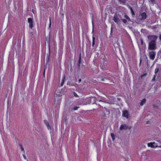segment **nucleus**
I'll return each instance as SVG.
<instances>
[{"instance_id": "obj_1", "label": "nucleus", "mask_w": 161, "mask_h": 161, "mask_svg": "<svg viewBox=\"0 0 161 161\" xmlns=\"http://www.w3.org/2000/svg\"><path fill=\"white\" fill-rule=\"evenodd\" d=\"M157 48L156 42H149L148 43V49L149 50H155Z\"/></svg>"}, {"instance_id": "obj_2", "label": "nucleus", "mask_w": 161, "mask_h": 161, "mask_svg": "<svg viewBox=\"0 0 161 161\" xmlns=\"http://www.w3.org/2000/svg\"><path fill=\"white\" fill-rule=\"evenodd\" d=\"M148 39L150 41L149 42H156V41L158 36L156 35H148L147 36Z\"/></svg>"}, {"instance_id": "obj_3", "label": "nucleus", "mask_w": 161, "mask_h": 161, "mask_svg": "<svg viewBox=\"0 0 161 161\" xmlns=\"http://www.w3.org/2000/svg\"><path fill=\"white\" fill-rule=\"evenodd\" d=\"M122 112V116L123 117L126 118L127 119H129L130 118V116L128 110H123Z\"/></svg>"}, {"instance_id": "obj_4", "label": "nucleus", "mask_w": 161, "mask_h": 161, "mask_svg": "<svg viewBox=\"0 0 161 161\" xmlns=\"http://www.w3.org/2000/svg\"><path fill=\"white\" fill-rule=\"evenodd\" d=\"M120 15L119 14H117L115 13L113 17V19L116 23H118L120 21V19L119 18V15Z\"/></svg>"}, {"instance_id": "obj_5", "label": "nucleus", "mask_w": 161, "mask_h": 161, "mask_svg": "<svg viewBox=\"0 0 161 161\" xmlns=\"http://www.w3.org/2000/svg\"><path fill=\"white\" fill-rule=\"evenodd\" d=\"M149 54L150 59L153 60L156 55V52L153 51H150L149 52Z\"/></svg>"}, {"instance_id": "obj_6", "label": "nucleus", "mask_w": 161, "mask_h": 161, "mask_svg": "<svg viewBox=\"0 0 161 161\" xmlns=\"http://www.w3.org/2000/svg\"><path fill=\"white\" fill-rule=\"evenodd\" d=\"M28 22L29 23V27L31 29H32L33 27V19L31 18H29L28 19Z\"/></svg>"}, {"instance_id": "obj_7", "label": "nucleus", "mask_w": 161, "mask_h": 161, "mask_svg": "<svg viewBox=\"0 0 161 161\" xmlns=\"http://www.w3.org/2000/svg\"><path fill=\"white\" fill-rule=\"evenodd\" d=\"M50 38L49 39V41H48V44H49V54H47V58L46 59V64H47L49 62V56L50 55Z\"/></svg>"}, {"instance_id": "obj_8", "label": "nucleus", "mask_w": 161, "mask_h": 161, "mask_svg": "<svg viewBox=\"0 0 161 161\" xmlns=\"http://www.w3.org/2000/svg\"><path fill=\"white\" fill-rule=\"evenodd\" d=\"M147 146L148 147H151L152 148H156L158 147L154 142L149 143L147 144Z\"/></svg>"}, {"instance_id": "obj_9", "label": "nucleus", "mask_w": 161, "mask_h": 161, "mask_svg": "<svg viewBox=\"0 0 161 161\" xmlns=\"http://www.w3.org/2000/svg\"><path fill=\"white\" fill-rule=\"evenodd\" d=\"M140 19H144L146 18L147 14L145 12L142 13L141 15L139 16Z\"/></svg>"}, {"instance_id": "obj_10", "label": "nucleus", "mask_w": 161, "mask_h": 161, "mask_svg": "<svg viewBox=\"0 0 161 161\" xmlns=\"http://www.w3.org/2000/svg\"><path fill=\"white\" fill-rule=\"evenodd\" d=\"M104 109L105 110H103V113L104 114V116L105 117L106 116V115H108L110 114L109 111L107 109L106 107H104Z\"/></svg>"}, {"instance_id": "obj_11", "label": "nucleus", "mask_w": 161, "mask_h": 161, "mask_svg": "<svg viewBox=\"0 0 161 161\" xmlns=\"http://www.w3.org/2000/svg\"><path fill=\"white\" fill-rule=\"evenodd\" d=\"M81 53H80V55H79V59H78V62L77 63V66H78V67L79 68L80 67V64H81Z\"/></svg>"}, {"instance_id": "obj_12", "label": "nucleus", "mask_w": 161, "mask_h": 161, "mask_svg": "<svg viewBox=\"0 0 161 161\" xmlns=\"http://www.w3.org/2000/svg\"><path fill=\"white\" fill-rule=\"evenodd\" d=\"M128 128V126L126 124L121 125L120 127V129L121 130L123 129L126 130Z\"/></svg>"}, {"instance_id": "obj_13", "label": "nucleus", "mask_w": 161, "mask_h": 161, "mask_svg": "<svg viewBox=\"0 0 161 161\" xmlns=\"http://www.w3.org/2000/svg\"><path fill=\"white\" fill-rule=\"evenodd\" d=\"M128 8L130 9L132 17H134L135 15V14L132 8L129 5L128 6Z\"/></svg>"}, {"instance_id": "obj_14", "label": "nucleus", "mask_w": 161, "mask_h": 161, "mask_svg": "<svg viewBox=\"0 0 161 161\" xmlns=\"http://www.w3.org/2000/svg\"><path fill=\"white\" fill-rule=\"evenodd\" d=\"M124 14V16L125 18L126 19L128 20V21H131L132 22V21L131 20L129 17L127 15V14L125 13H123Z\"/></svg>"}, {"instance_id": "obj_15", "label": "nucleus", "mask_w": 161, "mask_h": 161, "mask_svg": "<svg viewBox=\"0 0 161 161\" xmlns=\"http://www.w3.org/2000/svg\"><path fill=\"white\" fill-rule=\"evenodd\" d=\"M110 77L108 76L107 77H100L101 80L102 81H104L105 80H110Z\"/></svg>"}, {"instance_id": "obj_16", "label": "nucleus", "mask_w": 161, "mask_h": 161, "mask_svg": "<svg viewBox=\"0 0 161 161\" xmlns=\"http://www.w3.org/2000/svg\"><path fill=\"white\" fill-rule=\"evenodd\" d=\"M44 122L46 125L47 126L48 129L49 130V128H50V125L48 123V122L47 120H44Z\"/></svg>"}, {"instance_id": "obj_17", "label": "nucleus", "mask_w": 161, "mask_h": 161, "mask_svg": "<svg viewBox=\"0 0 161 161\" xmlns=\"http://www.w3.org/2000/svg\"><path fill=\"white\" fill-rule=\"evenodd\" d=\"M123 13H125L122 12H119V13L118 14H120V15H119V19H120L121 20V19H122V16H124V14H123Z\"/></svg>"}, {"instance_id": "obj_18", "label": "nucleus", "mask_w": 161, "mask_h": 161, "mask_svg": "<svg viewBox=\"0 0 161 161\" xmlns=\"http://www.w3.org/2000/svg\"><path fill=\"white\" fill-rule=\"evenodd\" d=\"M146 98H145L143 99V100H141V102L140 103V105L141 106L143 105V104L146 103Z\"/></svg>"}, {"instance_id": "obj_19", "label": "nucleus", "mask_w": 161, "mask_h": 161, "mask_svg": "<svg viewBox=\"0 0 161 161\" xmlns=\"http://www.w3.org/2000/svg\"><path fill=\"white\" fill-rule=\"evenodd\" d=\"M93 36L92 37V47H94L95 45V37L93 36L94 35H93Z\"/></svg>"}, {"instance_id": "obj_20", "label": "nucleus", "mask_w": 161, "mask_h": 161, "mask_svg": "<svg viewBox=\"0 0 161 161\" xmlns=\"http://www.w3.org/2000/svg\"><path fill=\"white\" fill-rule=\"evenodd\" d=\"M127 0H118V1L120 3H122L123 4H125Z\"/></svg>"}, {"instance_id": "obj_21", "label": "nucleus", "mask_w": 161, "mask_h": 161, "mask_svg": "<svg viewBox=\"0 0 161 161\" xmlns=\"http://www.w3.org/2000/svg\"><path fill=\"white\" fill-rule=\"evenodd\" d=\"M111 137H112V140L114 141L115 139V136L113 133H111L110 134Z\"/></svg>"}, {"instance_id": "obj_22", "label": "nucleus", "mask_w": 161, "mask_h": 161, "mask_svg": "<svg viewBox=\"0 0 161 161\" xmlns=\"http://www.w3.org/2000/svg\"><path fill=\"white\" fill-rule=\"evenodd\" d=\"M67 84L68 85H69V86H75V85H77V84L76 83L74 84L73 83L70 82H68L67 83Z\"/></svg>"}, {"instance_id": "obj_23", "label": "nucleus", "mask_w": 161, "mask_h": 161, "mask_svg": "<svg viewBox=\"0 0 161 161\" xmlns=\"http://www.w3.org/2000/svg\"><path fill=\"white\" fill-rule=\"evenodd\" d=\"M19 146L20 147L21 150L22 151H24L25 152V151H24V148H23V147L22 144H21L20 143H19Z\"/></svg>"}, {"instance_id": "obj_24", "label": "nucleus", "mask_w": 161, "mask_h": 161, "mask_svg": "<svg viewBox=\"0 0 161 161\" xmlns=\"http://www.w3.org/2000/svg\"><path fill=\"white\" fill-rule=\"evenodd\" d=\"M65 78V75H64L63 78V79L62 80V82H61L60 84L61 86H62L64 84V80Z\"/></svg>"}, {"instance_id": "obj_25", "label": "nucleus", "mask_w": 161, "mask_h": 161, "mask_svg": "<svg viewBox=\"0 0 161 161\" xmlns=\"http://www.w3.org/2000/svg\"><path fill=\"white\" fill-rule=\"evenodd\" d=\"M122 21L125 24H126L127 23V20L125 19H121Z\"/></svg>"}, {"instance_id": "obj_26", "label": "nucleus", "mask_w": 161, "mask_h": 161, "mask_svg": "<svg viewBox=\"0 0 161 161\" xmlns=\"http://www.w3.org/2000/svg\"><path fill=\"white\" fill-rule=\"evenodd\" d=\"M159 69L158 68H156L155 69V72H154V73L155 74H156L157 73H158V72L159 71Z\"/></svg>"}, {"instance_id": "obj_27", "label": "nucleus", "mask_w": 161, "mask_h": 161, "mask_svg": "<svg viewBox=\"0 0 161 161\" xmlns=\"http://www.w3.org/2000/svg\"><path fill=\"white\" fill-rule=\"evenodd\" d=\"M79 107H77V106L75 107V108H72L71 109V110L72 111L73 110H76L78 109L79 108Z\"/></svg>"}, {"instance_id": "obj_28", "label": "nucleus", "mask_w": 161, "mask_h": 161, "mask_svg": "<svg viewBox=\"0 0 161 161\" xmlns=\"http://www.w3.org/2000/svg\"><path fill=\"white\" fill-rule=\"evenodd\" d=\"M156 77V75H154L153 76V78L152 80V81H154L155 80V78Z\"/></svg>"}, {"instance_id": "obj_29", "label": "nucleus", "mask_w": 161, "mask_h": 161, "mask_svg": "<svg viewBox=\"0 0 161 161\" xmlns=\"http://www.w3.org/2000/svg\"><path fill=\"white\" fill-rule=\"evenodd\" d=\"M73 94L74 96L75 97H79L78 96L77 94L75 92H73Z\"/></svg>"}, {"instance_id": "obj_30", "label": "nucleus", "mask_w": 161, "mask_h": 161, "mask_svg": "<svg viewBox=\"0 0 161 161\" xmlns=\"http://www.w3.org/2000/svg\"><path fill=\"white\" fill-rule=\"evenodd\" d=\"M158 55H160V58H161V50L159 51L158 52Z\"/></svg>"}, {"instance_id": "obj_31", "label": "nucleus", "mask_w": 161, "mask_h": 161, "mask_svg": "<svg viewBox=\"0 0 161 161\" xmlns=\"http://www.w3.org/2000/svg\"><path fill=\"white\" fill-rule=\"evenodd\" d=\"M147 75V73H144L143 74L141 75V78H142L143 77L146 76Z\"/></svg>"}, {"instance_id": "obj_32", "label": "nucleus", "mask_w": 161, "mask_h": 161, "mask_svg": "<svg viewBox=\"0 0 161 161\" xmlns=\"http://www.w3.org/2000/svg\"><path fill=\"white\" fill-rule=\"evenodd\" d=\"M150 1L152 3H154L155 1V0H150Z\"/></svg>"}, {"instance_id": "obj_33", "label": "nucleus", "mask_w": 161, "mask_h": 161, "mask_svg": "<svg viewBox=\"0 0 161 161\" xmlns=\"http://www.w3.org/2000/svg\"><path fill=\"white\" fill-rule=\"evenodd\" d=\"M101 68L103 69H104L105 68V66H103V65H102V66L101 65Z\"/></svg>"}, {"instance_id": "obj_34", "label": "nucleus", "mask_w": 161, "mask_h": 161, "mask_svg": "<svg viewBox=\"0 0 161 161\" xmlns=\"http://www.w3.org/2000/svg\"><path fill=\"white\" fill-rule=\"evenodd\" d=\"M159 38L160 41H161V34L159 35Z\"/></svg>"}, {"instance_id": "obj_35", "label": "nucleus", "mask_w": 161, "mask_h": 161, "mask_svg": "<svg viewBox=\"0 0 161 161\" xmlns=\"http://www.w3.org/2000/svg\"><path fill=\"white\" fill-rule=\"evenodd\" d=\"M141 43L142 45L143 44V41L142 40H141Z\"/></svg>"}, {"instance_id": "obj_36", "label": "nucleus", "mask_w": 161, "mask_h": 161, "mask_svg": "<svg viewBox=\"0 0 161 161\" xmlns=\"http://www.w3.org/2000/svg\"><path fill=\"white\" fill-rule=\"evenodd\" d=\"M50 18V26L51 25V19H50V18Z\"/></svg>"}, {"instance_id": "obj_37", "label": "nucleus", "mask_w": 161, "mask_h": 161, "mask_svg": "<svg viewBox=\"0 0 161 161\" xmlns=\"http://www.w3.org/2000/svg\"><path fill=\"white\" fill-rule=\"evenodd\" d=\"M23 157H24V158L25 159H26V157L25 156V155H23Z\"/></svg>"}, {"instance_id": "obj_38", "label": "nucleus", "mask_w": 161, "mask_h": 161, "mask_svg": "<svg viewBox=\"0 0 161 161\" xmlns=\"http://www.w3.org/2000/svg\"><path fill=\"white\" fill-rule=\"evenodd\" d=\"M65 88H64L63 89V91H64V90H65ZM62 90H63V89H62L61 90V91L60 92L61 93L63 91H62Z\"/></svg>"}, {"instance_id": "obj_39", "label": "nucleus", "mask_w": 161, "mask_h": 161, "mask_svg": "<svg viewBox=\"0 0 161 161\" xmlns=\"http://www.w3.org/2000/svg\"><path fill=\"white\" fill-rule=\"evenodd\" d=\"M43 74L44 76H45V69H44V71Z\"/></svg>"}, {"instance_id": "obj_40", "label": "nucleus", "mask_w": 161, "mask_h": 161, "mask_svg": "<svg viewBox=\"0 0 161 161\" xmlns=\"http://www.w3.org/2000/svg\"><path fill=\"white\" fill-rule=\"evenodd\" d=\"M117 100H118L120 101V98H117Z\"/></svg>"}, {"instance_id": "obj_41", "label": "nucleus", "mask_w": 161, "mask_h": 161, "mask_svg": "<svg viewBox=\"0 0 161 161\" xmlns=\"http://www.w3.org/2000/svg\"><path fill=\"white\" fill-rule=\"evenodd\" d=\"M141 64H142V62L141 61H140V63H139V65H141Z\"/></svg>"}, {"instance_id": "obj_42", "label": "nucleus", "mask_w": 161, "mask_h": 161, "mask_svg": "<svg viewBox=\"0 0 161 161\" xmlns=\"http://www.w3.org/2000/svg\"><path fill=\"white\" fill-rule=\"evenodd\" d=\"M81 81V79H79V82H80Z\"/></svg>"}, {"instance_id": "obj_43", "label": "nucleus", "mask_w": 161, "mask_h": 161, "mask_svg": "<svg viewBox=\"0 0 161 161\" xmlns=\"http://www.w3.org/2000/svg\"><path fill=\"white\" fill-rule=\"evenodd\" d=\"M111 33H112V28H111Z\"/></svg>"}, {"instance_id": "obj_44", "label": "nucleus", "mask_w": 161, "mask_h": 161, "mask_svg": "<svg viewBox=\"0 0 161 161\" xmlns=\"http://www.w3.org/2000/svg\"><path fill=\"white\" fill-rule=\"evenodd\" d=\"M140 61H141L142 62V59L141 58H140Z\"/></svg>"}, {"instance_id": "obj_45", "label": "nucleus", "mask_w": 161, "mask_h": 161, "mask_svg": "<svg viewBox=\"0 0 161 161\" xmlns=\"http://www.w3.org/2000/svg\"><path fill=\"white\" fill-rule=\"evenodd\" d=\"M58 96H59V97H60V95H59V94H58Z\"/></svg>"}, {"instance_id": "obj_46", "label": "nucleus", "mask_w": 161, "mask_h": 161, "mask_svg": "<svg viewBox=\"0 0 161 161\" xmlns=\"http://www.w3.org/2000/svg\"><path fill=\"white\" fill-rule=\"evenodd\" d=\"M94 32V31H93H93H92V32Z\"/></svg>"}, {"instance_id": "obj_47", "label": "nucleus", "mask_w": 161, "mask_h": 161, "mask_svg": "<svg viewBox=\"0 0 161 161\" xmlns=\"http://www.w3.org/2000/svg\"><path fill=\"white\" fill-rule=\"evenodd\" d=\"M159 147H161V146H160Z\"/></svg>"}, {"instance_id": "obj_48", "label": "nucleus", "mask_w": 161, "mask_h": 161, "mask_svg": "<svg viewBox=\"0 0 161 161\" xmlns=\"http://www.w3.org/2000/svg\"><path fill=\"white\" fill-rule=\"evenodd\" d=\"M62 94H64V93H62Z\"/></svg>"}, {"instance_id": "obj_49", "label": "nucleus", "mask_w": 161, "mask_h": 161, "mask_svg": "<svg viewBox=\"0 0 161 161\" xmlns=\"http://www.w3.org/2000/svg\"><path fill=\"white\" fill-rule=\"evenodd\" d=\"M160 126L161 127V125H160Z\"/></svg>"}]
</instances>
